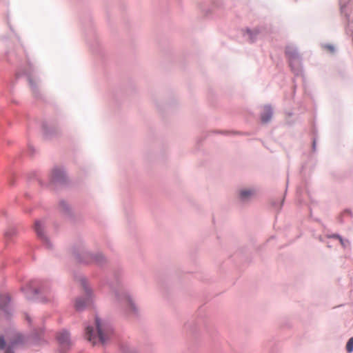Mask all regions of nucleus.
Here are the masks:
<instances>
[{"mask_svg":"<svg viewBox=\"0 0 353 353\" xmlns=\"http://www.w3.org/2000/svg\"><path fill=\"white\" fill-rule=\"evenodd\" d=\"M95 326L96 330L91 326L86 327L85 336L87 339L93 344H96L98 341L105 343L112 336V329L98 317L95 319Z\"/></svg>","mask_w":353,"mask_h":353,"instance_id":"f257e3e1","label":"nucleus"},{"mask_svg":"<svg viewBox=\"0 0 353 353\" xmlns=\"http://www.w3.org/2000/svg\"><path fill=\"white\" fill-rule=\"evenodd\" d=\"M57 340L63 347H68L70 345V336L68 332L63 331L58 334Z\"/></svg>","mask_w":353,"mask_h":353,"instance_id":"f03ea898","label":"nucleus"},{"mask_svg":"<svg viewBox=\"0 0 353 353\" xmlns=\"http://www.w3.org/2000/svg\"><path fill=\"white\" fill-rule=\"evenodd\" d=\"M255 194V191L252 189H245L240 192V198L243 200H248Z\"/></svg>","mask_w":353,"mask_h":353,"instance_id":"7ed1b4c3","label":"nucleus"},{"mask_svg":"<svg viewBox=\"0 0 353 353\" xmlns=\"http://www.w3.org/2000/svg\"><path fill=\"white\" fill-rule=\"evenodd\" d=\"M34 229L37 235L41 238H44L43 224L40 221H36L34 223Z\"/></svg>","mask_w":353,"mask_h":353,"instance_id":"20e7f679","label":"nucleus"},{"mask_svg":"<svg viewBox=\"0 0 353 353\" xmlns=\"http://www.w3.org/2000/svg\"><path fill=\"white\" fill-rule=\"evenodd\" d=\"M272 117V110L270 107H265L264 112L261 115L262 121L266 123L269 121Z\"/></svg>","mask_w":353,"mask_h":353,"instance_id":"39448f33","label":"nucleus"},{"mask_svg":"<svg viewBox=\"0 0 353 353\" xmlns=\"http://www.w3.org/2000/svg\"><path fill=\"white\" fill-rule=\"evenodd\" d=\"M88 300H82L81 299H77L76 301H75V308L77 310H82L85 306V305L88 303Z\"/></svg>","mask_w":353,"mask_h":353,"instance_id":"423d86ee","label":"nucleus"},{"mask_svg":"<svg viewBox=\"0 0 353 353\" xmlns=\"http://www.w3.org/2000/svg\"><path fill=\"white\" fill-rule=\"evenodd\" d=\"M10 302V298L7 294L0 296V307L5 309L6 305Z\"/></svg>","mask_w":353,"mask_h":353,"instance_id":"0eeeda50","label":"nucleus"},{"mask_svg":"<svg viewBox=\"0 0 353 353\" xmlns=\"http://www.w3.org/2000/svg\"><path fill=\"white\" fill-rule=\"evenodd\" d=\"M65 174L64 170L62 168L55 167L53 169V176H62Z\"/></svg>","mask_w":353,"mask_h":353,"instance_id":"6e6552de","label":"nucleus"},{"mask_svg":"<svg viewBox=\"0 0 353 353\" xmlns=\"http://www.w3.org/2000/svg\"><path fill=\"white\" fill-rule=\"evenodd\" d=\"M322 47L325 50L331 54H333L335 51L334 46L331 44H325Z\"/></svg>","mask_w":353,"mask_h":353,"instance_id":"1a4fd4ad","label":"nucleus"},{"mask_svg":"<svg viewBox=\"0 0 353 353\" xmlns=\"http://www.w3.org/2000/svg\"><path fill=\"white\" fill-rule=\"evenodd\" d=\"M346 350L348 352H352L353 351V338H350L347 341Z\"/></svg>","mask_w":353,"mask_h":353,"instance_id":"9d476101","label":"nucleus"},{"mask_svg":"<svg viewBox=\"0 0 353 353\" xmlns=\"http://www.w3.org/2000/svg\"><path fill=\"white\" fill-rule=\"evenodd\" d=\"M286 54L290 57V58H294L296 57V54L295 52H292V50L290 49V48H287L286 49Z\"/></svg>","mask_w":353,"mask_h":353,"instance_id":"9b49d317","label":"nucleus"},{"mask_svg":"<svg viewBox=\"0 0 353 353\" xmlns=\"http://www.w3.org/2000/svg\"><path fill=\"white\" fill-rule=\"evenodd\" d=\"M332 237L339 239L341 244L343 246H344V247H345L344 241H343V239H342L340 236H339V235H337V234H334V235H332Z\"/></svg>","mask_w":353,"mask_h":353,"instance_id":"f8f14e48","label":"nucleus"},{"mask_svg":"<svg viewBox=\"0 0 353 353\" xmlns=\"http://www.w3.org/2000/svg\"><path fill=\"white\" fill-rule=\"evenodd\" d=\"M22 341V337L21 336H19V339L18 340L15 341H13L12 343V347H14V345H16L17 343H20Z\"/></svg>","mask_w":353,"mask_h":353,"instance_id":"ddd939ff","label":"nucleus"},{"mask_svg":"<svg viewBox=\"0 0 353 353\" xmlns=\"http://www.w3.org/2000/svg\"><path fill=\"white\" fill-rule=\"evenodd\" d=\"M5 346V341L3 338L0 337V350L3 349Z\"/></svg>","mask_w":353,"mask_h":353,"instance_id":"4468645a","label":"nucleus"},{"mask_svg":"<svg viewBox=\"0 0 353 353\" xmlns=\"http://www.w3.org/2000/svg\"><path fill=\"white\" fill-rule=\"evenodd\" d=\"M5 353H14V352H12V350H11V348H10V347H8V348L6 350Z\"/></svg>","mask_w":353,"mask_h":353,"instance_id":"2eb2a0df","label":"nucleus"},{"mask_svg":"<svg viewBox=\"0 0 353 353\" xmlns=\"http://www.w3.org/2000/svg\"><path fill=\"white\" fill-rule=\"evenodd\" d=\"M61 178H58V177H56V178H53V179H56V180H53V183H57L58 182V180L57 179H60Z\"/></svg>","mask_w":353,"mask_h":353,"instance_id":"dca6fc26","label":"nucleus"},{"mask_svg":"<svg viewBox=\"0 0 353 353\" xmlns=\"http://www.w3.org/2000/svg\"><path fill=\"white\" fill-rule=\"evenodd\" d=\"M29 81H30V83L32 85H33L32 81L30 79Z\"/></svg>","mask_w":353,"mask_h":353,"instance_id":"f3484780","label":"nucleus"},{"mask_svg":"<svg viewBox=\"0 0 353 353\" xmlns=\"http://www.w3.org/2000/svg\"><path fill=\"white\" fill-rule=\"evenodd\" d=\"M33 287V283H31V285L30 286V288H32Z\"/></svg>","mask_w":353,"mask_h":353,"instance_id":"a211bd4d","label":"nucleus"}]
</instances>
